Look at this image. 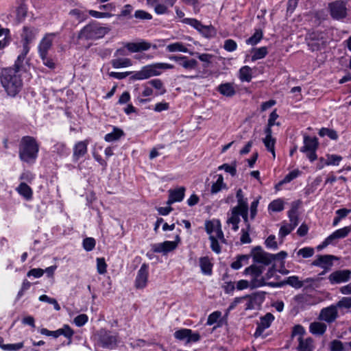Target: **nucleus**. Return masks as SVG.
Returning a JSON list of instances; mask_svg holds the SVG:
<instances>
[{
  "mask_svg": "<svg viewBox=\"0 0 351 351\" xmlns=\"http://www.w3.org/2000/svg\"><path fill=\"white\" fill-rule=\"evenodd\" d=\"M73 333V330L69 325H64L63 328L53 331V337L57 338L60 335H64L65 337L71 339Z\"/></svg>",
  "mask_w": 351,
  "mask_h": 351,
  "instance_id": "obj_29",
  "label": "nucleus"
},
{
  "mask_svg": "<svg viewBox=\"0 0 351 351\" xmlns=\"http://www.w3.org/2000/svg\"><path fill=\"white\" fill-rule=\"evenodd\" d=\"M39 300L41 301V302H48L49 304H53V306H54V308L56 311H60V306L58 304L57 300L56 299H54V298H49L47 295H40L39 297Z\"/></svg>",
  "mask_w": 351,
  "mask_h": 351,
  "instance_id": "obj_48",
  "label": "nucleus"
},
{
  "mask_svg": "<svg viewBox=\"0 0 351 351\" xmlns=\"http://www.w3.org/2000/svg\"><path fill=\"white\" fill-rule=\"evenodd\" d=\"M236 166V161H234L231 165L225 163L219 166V169H223L226 172L229 173L232 176H234L237 174Z\"/></svg>",
  "mask_w": 351,
  "mask_h": 351,
  "instance_id": "obj_42",
  "label": "nucleus"
},
{
  "mask_svg": "<svg viewBox=\"0 0 351 351\" xmlns=\"http://www.w3.org/2000/svg\"><path fill=\"white\" fill-rule=\"evenodd\" d=\"M182 22L184 23H186V24L191 25L195 29H196L198 32L199 31L200 28H202V23L195 19L186 18L182 20Z\"/></svg>",
  "mask_w": 351,
  "mask_h": 351,
  "instance_id": "obj_54",
  "label": "nucleus"
},
{
  "mask_svg": "<svg viewBox=\"0 0 351 351\" xmlns=\"http://www.w3.org/2000/svg\"><path fill=\"white\" fill-rule=\"evenodd\" d=\"M308 46L312 51H319L327 45V40L324 34L321 32H313L308 34L306 38Z\"/></svg>",
  "mask_w": 351,
  "mask_h": 351,
  "instance_id": "obj_4",
  "label": "nucleus"
},
{
  "mask_svg": "<svg viewBox=\"0 0 351 351\" xmlns=\"http://www.w3.org/2000/svg\"><path fill=\"white\" fill-rule=\"evenodd\" d=\"M39 150L36 140L30 136H23L19 143V154L20 159L25 162H34Z\"/></svg>",
  "mask_w": 351,
  "mask_h": 351,
  "instance_id": "obj_2",
  "label": "nucleus"
},
{
  "mask_svg": "<svg viewBox=\"0 0 351 351\" xmlns=\"http://www.w3.org/2000/svg\"><path fill=\"white\" fill-rule=\"evenodd\" d=\"M110 31V27H97L93 23H89V38H102Z\"/></svg>",
  "mask_w": 351,
  "mask_h": 351,
  "instance_id": "obj_13",
  "label": "nucleus"
},
{
  "mask_svg": "<svg viewBox=\"0 0 351 351\" xmlns=\"http://www.w3.org/2000/svg\"><path fill=\"white\" fill-rule=\"evenodd\" d=\"M0 80L7 93L12 97H14L20 92L23 86L19 72L15 71L12 67L2 69Z\"/></svg>",
  "mask_w": 351,
  "mask_h": 351,
  "instance_id": "obj_1",
  "label": "nucleus"
},
{
  "mask_svg": "<svg viewBox=\"0 0 351 351\" xmlns=\"http://www.w3.org/2000/svg\"><path fill=\"white\" fill-rule=\"evenodd\" d=\"M331 16L335 19H341L346 16V8L341 1H335L329 4Z\"/></svg>",
  "mask_w": 351,
  "mask_h": 351,
  "instance_id": "obj_7",
  "label": "nucleus"
},
{
  "mask_svg": "<svg viewBox=\"0 0 351 351\" xmlns=\"http://www.w3.org/2000/svg\"><path fill=\"white\" fill-rule=\"evenodd\" d=\"M337 306L339 308H351V298L346 297L343 298L341 300H339Z\"/></svg>",
  "mask_w": 351,
  "mask_h": 351,
  "instance_id": "obj_60",
  "label": "nucleus"
},
{
  "mask_svg": "<svg viewBox=\"0 0 351 351\" xmlns=\"http://www.w3.org/2000/svg\"><path fill=\"white\" fill-rule=\"evenodd\" d=\"M351 276V271L349 269L337 270L332 272L328 277L332 284L340 283L348 281Z\"/></svg>",
  "mask_w": 351,
  "mask_h": 351,
  "instance_id": "obj_11",
  "label": "nucleus"
},
{
  "mask_svg": "<svg viewBox=\"0 0 351 351\" xmlns=\"http://www.w3.org/2000/svg\"><path fill=\"white\" fill-rule=\"evenodd\" d=\"M264 269L263 266H257L253 264L245 268L243 274L245 275L250 274L253 278H258L263 274Z\"/></svg>",
  "mask_w": 351,
  "mask_h": 351,
  "instance_id": "obj_26",
  "label": "nucleus"
},
{
  "mask_svg": "<svg viewBox=\"0 0 351 351\" xmlns=\"http://www.w3.org/2000/svg\"><path fill=\"white\" fill-rule=\"evenodd\" d=\"M337 260V258L333 255H319L317 258L313 261L312 265L314 266H327L328 268L332 265V261Z\"/></svg>",
  "mask_w": 351,
  "mask_h": 351,
  "instance_id": "obj_15",
  "label": "nucleus"
},
{
  "mask_svg": "<svg viewBox=\"0 0 351 351\" xmlns=\"http://www.w3.org/2000/svg\"><path fill=\"white\" fill-rule=\"evenodd\" d=\"M112 65L115 69L128 67L132 65V61L129 58H118L112 60Z\"/></svg>",
  "mask_w": 351,
  "mask_h": 351,
  "instance_id": "obj_36",
  "label": "nucleus"
},
{
  "mask_svg": "<svg viewBox=\"0 0 351 351\" xmlns=\"http://www.w3.org/2000/svg\"><path fill=\"white\" fill-rule=\"evenodd\" d=\"M249 208L242 207L240 206H236L234 208H232L231 212H232V216L233 217H239V216L243 215L245 212H248Z\"/></svg>",
  "mask_w": 351,
  "mask_h": 351,
  "instance_id": "obj_53",
  "label": "nucleus"
},
{
  "mask_svg": "<svg viewBox=\"0 0 351 351\" xmlns=\"http://www.w3.org/2000/svg\"><path fill=\"white\" fill-rule=\"evenodd\" d=\"M27 6L23 1L16 9V19L19 21H23L27 15Z\"/></svg>",
  "mask_w": 351,
  "mask_h": 351,
  "instance_id": "obj_41",
  "label": "nucleus"
},
{
  "mask_svg": "<svg viewBox=\"0 0 351 351\" xmlns=\"http://www.w3.org/2000/svg\"><path fill=\"white\" fill-rule=\"evenodd\" d=\"M191 333V329H180L177 330L174 333V336L176 339L179 340H183L186 338H189V335Z\"/></svg>",
  "mask_w": 351,
  "mask_h": 351,
  "instance_id": "obj_51",
  "label": "nucleus"
},
{
  "mask_svg": "<svg viewBox=\"0 0 351 351\" xmlns=\"http://www.w3.org/2000/svg\"><path fill=\"white\" fill-rule=\"evenodd\" d=\"M267 53L268 51L266 47L254 49V54L252 56V60L254 61L256 60L262 59L267 56Z\"/></svg>",
  "mask_w": 351,
  "mask_h": 351,
  "instance_id": "obj_39",
  "label": "nucleus"
},
{
  "mask_svg": "<svg viewBox=\"0 0 351 351\" xmlns=\"http://www.w3.org/2000/svg\"><path fill=\"white\" fill-rule=\"evenodd\" d=\"M266 293L265 291H258L250 295H246L242 297V298L252 299L256 305L260 306L265 300Z\"/></svg>",
  "mask_w": 351,
  "mask_h": 351,
  "instance_id": "obj_28",
  "label": "nucleus"
},
{
  "mask_svg": "<svg viewBox=\"0 0 351 351\" xmlns=\"http://www.w3.org/2000/svg\"><path fill=\"white\" fill-rule=\"evenodd\" d=\"M43 63L51 69H53L56 67V62L53 59L51 58L48 54L40 55Z\"/></svg>",
  "mask_w": 351,
  "mask_h": 351,
  "instance_id": "obj_47",
  "label": "nucleus"
},
{
  "mask_svg": "<svg viewBox=\"0 0 351 351\" xmlns=\"http://www.w3.org/2000/svg\"><path fill=\"white\" fill-rule=\"evenodd\" d=\"M263 31L261 29H256L254 34L246 40L247 44L256 45L263 38Z\"/></svg>",
  "mask_w": 351,
  "mask_h": 351,
  "instance_id": "obj_37",
  "label": "nucleus"
},
{
  "mask_svg": "<svg viewBox=\"0 0 351 351\" xmlns=\"http://www.w3.org/2000/svg\"><path fill=\"white\" fill-rule=\"evenodd\" d=\"M29 51V50H28L26 47H24L23 49V52L18 56L16 60L15 61L12 68L17 72H20L21 71L25 69L23 62Z\"/></svg>",
  "mask_w": 351,
  "mask_h": 351,
  "instance_id": "obj_24",
  "label": "nucleus"
},
{
  "mask_svg": "<svg viewBox=\"0 0 351 351\" xmlns=\"http://www.w3.org/2000/svg\"><path fill=\"white\" fill-rule=\"evenodd\" d=\"M351 231V227L347 226L339 229L329 236L330 239H337L346 237Z\"/></svg>",
  "mask_w": 351,
  "mask_h": 351,
  "instance_id": "obj_30",
  "label": "nucleus"
},
{
  "mask_svg": "<svg viewBox=\"0 0 351 351\" xmlns=\"http://www.w3.org/2000/svg\"><path fill=\"white\" fill-rule=\"evenodd\" d=\"M87 150V145L85 141H80L77 143L73 152V157L75 160H78L80 157L84 156Z\"/></svg>",
  "mask_w": 351,
  "mask_h": 351,
  "instance_id": "obj_27",
  "label": "nucleus"
},
{
  "mask_svg": "<svg viewBox=\"0 0 351 351\" xmlns=\"http://www.w3.org/2000/svg\"><path fill=\"white\" fill-rule=\"evenodd\" d=\"M124 135L123 131L121 129L118 128H114L113 132L109 134H107L105 136V141L108 142H111L114 141L119 140L121 136Z\"/></svg>",
  "mask_w": 351,
  "mask_h": 351,
  "instance_id": "obj_33",
  "label": "nucleus"
},
{
  "mask_svg": "<svg viewBox=\"0 0 351 351\" xmlns=\"http://www.w3.org/2000/svg\"><path fill=\"white\" fill-rule=\"evenodd\" d=\"M107 264L104 258H97V269L99 274H104L106 273Z\"/></svg>",
  "mask_w": 351,
  "mask_h": 351,
  "instance_id": "obj_52",
  "label": "nucleus"
},
{
  "mask_svg": "<svg viewBox=\"0 0 351 351\" xmlns=\"http://www.w3.org/2000/svg\"><path fill=\"white\" fill-rule=\"evenodd\" d=\"M169 195L171 196L176 202H180L184 197L185 188L184 186L176 189H171L169 191Z\"/></svg>",
  "mask_w": 351,
  "mask_h": 351,
  "instance_id": "obj_32",
  "label": "nucleus"
},
{
  "mask_svg": "<svg viewBox=\"0 0 351 351\" xmlns=\"http://www.w3.org/2000/svg\"><path fill=\"white\" fill-rule=\"evenodd\" d=\"M199 32L206 38L214 37L217 34V30L212 25H202V28H200Z\"/></svg>",
  "mask_w": 351,
  "mask_h": 351,
  "instance_id": "obj_35",
  "label": "nucleus"
},
{
  "mask_svg": "<svg viewBox=\"0 0 351 351\" xmlns=\"http://www.w3.org/2000/svg\"><path fill=\"white\" fill-rule=\"evenodd\" d=\"M167 49L170 52H173V51H182V52H187L188 51V49L180 43H176L173 44L169 45L167 46Z\"/></svg>",
  "mask_w": 351,
  "mask_h": 351,
  "instance_id": "obj_45",
  "label": "nucleus"
},
{
  "mask_svg": "<svg viewBox=\"0 0 351 351\" xmlns=\"http://www.w3.org/2000/svg\"><path fill=\"white\" fill-rule=\"evenodd\" d=\"M180 64H181L185 69H195L197 65V62L195 59L188 60L187 57L186 59H182L180 60Z\"/></svg>",
  "mask_w": 351,
  "mask_h": 351,
  "instance_id": "obj_46",
  "label": "nucleus"
},
{
  "mask_svg": "<svg viewBox=\"0 0 351 351\" xmlns=\"http://www.w3.org/2000/svg\"><path fill=\"white\" fill-rule=\"evenodd\" d=\"M133 10V7L130 4H127L124 6L123 10L121 12V13L118 15V18L121 17H128L132 18V11Z\"/></svg>",
  "mask_w": 351,
  "mask_h": 351,
  "instance_id": "obj_59",
  "label": "nucleus"
},
{
  "mask_svg": "<svg viewBox=\"0 0 351 351\" xmlns=\"http://www.w3.org/2000/svg\"><path fill=\"white\" fill-rule=\"evenodd\" d=\"M221 313L220 311H215L212 313L208 317L207 324L211 326L217 322L218 319L221 317Z\"/></svg>",
  "mask_w": 351,
  "mask_h": 351,
  "instance_id": "obj_61",
  "label": "nucleus"
},
{
  "mask_svg": "<svg viewBox=\"0 0 351 351\" xmlns=\"http://www.w3.org/2000/svg\"><path fill=\"white\" fill-rule=\"evenodd\" d=\"M330 351H346L344 344L339 340L334 339L330 342Z\"/></svg>",
  "mask_w": 351,
  "mask_h": 351,
  "instance_id": "obj_40",
  "label": "nucleus"
},
{
  "mask_svg": "<svg viewBox=\"0 0 351 351\" xmlns=\"http://www.w3.org/2000/svg\"><path fill=\"white\" fill-rule=\"evenodd\" d=\"M236 42L232 39H228L225 41L223 48L227 51H233L237 49Z\"/></svg>",
  "mask_w": 351,
  "mask_h": 351,
  "instance_id": "obj_63",
  "label": "nucleus"
},
{
  "mask_svg": "<svg viewBox=\"0 0 351 351\" xmlns=\"http://www.w3.org/2000/svg\"><path fill=\"white\" fill-rule=\"evenodd\" d=\"M263 143L265 146L266 147L267 149L270 152L274 157H275V143H276V139L274 138H265L263 139Z\"/></svg>",
  "mask_w": 351,
  "mask_h": 351,
  "instance_id": "obj_43",
  "label": "nucleus"
},
{
  "mask_svg": "<svg viewBox=\"0 0 351 351\" xmlns=\"http://www.w3.org/2000/svg\"><path fill=\"white\" fill-rule=\"evenodd\" d=\"M226 185L223 183V178L221 175H219L218 179L216 182L213 183L211 186V193H217L221 191V189H226Z\"/></svg>",
  "mask_w": 351,
  "mask_h": 351,
  "instance_id": "obj_38",
  "label": "nucleus"
},
{
  "mask_svg": "<svg viewBox=\"0 0 351 351\" xmlns=\"http://www.w3.org/2000/svg\"><path fill=\"white\" fill-rule=\"evenodd\" d=\"M151 47L149 43L142 41L140 43H127L125 47L132 53L148 50Z\"/></svg>",
  "mask_w": 351,
  "mask_h": 351,
  "instance_id": "obj_16",
  "label": "nucleus"
},
{
  "mask_svg": "<svg viewBox=\"0 0 351 351\" xmlns=\"http://www.w3.org/2000/svg\"><path fill=\"white\" fill-rule=\"evenodd\" d=\"M147 278L148 265L146 263H143L138 271V274L135 280V287L136 289L144 288L147 285Z\"/></svg>",
  "mask_w": 351,
  "mask_h": 351,
  "instance_id": "obj_9",
  "label": "nucleus"
},
{
  "mask_svg": "<svg viewBox=\"0 0 351 351\" xmlns=\"http://www.w3.org/2000/svg\"><path fill=\"white\" fill-rule=\"evenodd\" d=\"M148 84H151L156 89L161 90V91L158 93L159 95H163L166 93V89L163 88V83L160 80H152L151 81H149Z\"/></svg>",
  "mask_w": 351,
  "mask_h": 351,
  "instance_id": "obj_49",
  "label": "nucleus"
},
{
  "mask_svg": "<svg viewBox=\"0 0 351 351\" xmlns=\"http://www.w3.org/2000/svg\"><path fill=\"white\" fill-rule=\"evenodd\" d=\"M18 191L27 199H30L32 197V191L31 188L25 182L20 184L18 187Z\"/></svg>",
  "mask_w": 351,
  "mask_h": 351,
  "instance_id": "obj_34",
  "label": "nucleus"
},
{
  "mask_svg": "<svg viewBox=\"0 0 351 351\" xmlns=\"http://www.w3.org/2000/svg\"><path fill=\"white\" fill-rule=\"evenodd\" d=\"M269 209L275 212L282 210L284 209L283 201L280 199L272 201L269 205Z\"/></svg>",
  "mask_w": 351,
  "mask_h": 351,
  "instance_id": "obj_44",
  "label": "nucleus"
},
{
  "mask_svg": "<svg viewBox=\"0 0 351 351\" xmlns=\"http://www.w3.org/2000/svg\"><path fill=\"white\" fill-rule=\"evenodd\" d=\"M293 230L289 224L282 226L279 230V234L282 238L288 235Z\"/></svg>",
  "mask_w": 351,
  "mask_h": 351,
  "instance_id": "obj_64",
  "label": "nucleus"
},
{
  "mask_svg": "<svg viewBox=\"0 0 351 351\" xmlns=\"http://www.w3.org/2000/svg\"><path fill=\"white\" fill-rule=\"evenodd\" d=\"M209 239L211 241L210 247L212 250L217 254H219L221 252V247L217 238L213 235H210Z\"/></svg>",
  "mask_w": 351,
  "mask_h": 351,
  "instance_id": "obj_58",
  "label": "nucleus"
},
{
  "mask_svg": "<svg viewBox=\"0 0 351 351\" xmlns=\"http://www.w3.org/2000/svg\"><path fill=\"white\" fill-rule=\"evenodd\" d=\"M152 66H156L155 64L143 67L141 71L136 72L134 75L130 76V80H145L153 76L154 73H152Z\"/></svg>",
  "mask_w": 351,
  "mask_h": 351,
  "instance_id": "obj_14",
  "label": "nucleus"
},
{
  "mask_svg": "<svg viewBox=\"0 0 351 351\" xmlns=\"http://www.w3.org/2000/svg\"><path fill=\"white\" fill-rule=\"evenodd\" d=\"M287 285H289L295 289H300L303 287L304 282L300 280L298 276H292L288 277L287 279L282 281L276 282V284L275 285H277L278 287H282Z\"/></svg>",
  "mask_w": 351,
  "mask_h": 351,
  "instance_id": "obj_18",
  "label": "nucleus"
},
{
  "mask_svg": "<svg viewBox=\"0 0 351 351\" xmlns=\"http://www.w3.org/2000/svg\"><path fill=\"white\" fill-rule=\"evenodd\" d=\"M250 256V255H243V254L239 255L237 256V261L232 263V264L230 265L231 267L234 269H240L242 266L241 261H244V260L247 261L249 259Z\"/></svg>",
  "mask_w": 351,
  "mask_h": 351,
  "instance_id": "obj_50",
  "label": "nucleus"
},
{
  "mask_svg": "<svg viewBox=\"0 0 351 351\" xmlns=\"http://www.w3.org/2000/svg\"><path fill=\"white\" fill-rule=\"evenodd\" d=\"M299 345L298 347V351H313V340L311 337L306 338L304 341L302 337L298 338Z\"/></svg>",
  "mask_w": 351,
  "mask_h": 351,
  "instance_id": "obj_23",
  "label": "nucleus"
},
{
  "mask_svg": "<svg viewBox=\"0 0 351 351\" xmlns=\"http://www.w3.org/2000/svg\"><path fill=\"white\" fill-rule=\"evenodd\" d=\"M199 266L203 274L211 275L213 272V263L208 256H204L199 258Z\"/></svg>",
  "mask_w": 351,
  "mask_h": 351,
  "instance_id": "obj_19",
  "label": "nucleus"
},
{
  "mask_svg": "<svg viewBox=\"0 0 351 351\" xmlns=\"http://www.w3.org/2000/svg\"><path fill=\"white\" fill-rule=\"evenodd\" d=\"M239 78L242 82H250L252 80V69L248 66H244L239 70Z\"/></svg>",
  "mask_w": 351,
  "mask_h": 351,
  "instance_id": "obj_31",
  "label": "nucleus"
},
{
  "mask_svg": "<svg viewBox=\"0 0 351 351\" xmlns=\"http://www.w3.org/2000/svg\"><path fill=\"white\" fill-rule=\"evenodd\" d=\"M217 90L221 95L226 97H232L236 93L234 88L230 83H225L219 85Z\"/></svg>",
  "mask_w": 351,
  "mask_h": 351,
  "instance_id": "obj_25",
  "label": "nucleus"
},
{
  "mask_svg": "<svg viewBox=\"0 0 351 351\" xmlns=\"http://www.w3.org/2000/svg\"><path fill=\"white\" fill-rule=\"evenodd\" d=\"M342 160V157L337 155H328V160L325 164L326 165H338L339 162Z\"/></svg>",
  "mask_w": 351,
  "mask_h": 351,
  "instance_id": "obj_62",
  "label": "nucleus"
},
{
  "mask_svg": "<svg viewBox=\"0 0 351 351\" xmlns=\"http://www.w3.org/2000/svg\"><path fill=\"white\" fill-rule=\"evenodd\" d=\"M98 343L105 348L112 349L117 346V337L105 330H101L98 334Z\"/></svg>",
  "mask_w": 351,
  "mask_h": 351,
  "instance_id": "obj_6",
  "label": "nucleus"
},
{
  "mask_svg": "<svg viewBox=\"0 0 351 351\" xmlns=\"http://www.w3.org/2000/svg\"><path fill=\"white\" fill-rule=\"evenodd\" d=\"M53 35L54 34H48L42 39L38 46V52L40 55L48 54V51L52 45V39L49 38V36Z\"/></svg>",
  "mask_w": 351,
  "mask_h": 351,
  "instance_id": "obj_20",
  "label": "nucleus"
},
{
  "mask_svg": "<svg viewBox=\"0 0 351 351\" xmlns=\"http://www.w3.org/2000/svg\"><path fill=\"white\" fill-rule=\"evenodd\" d=\"M318 146L319 142L317 137H311L308 135H304V146L300 148V152L306 153L309 160L313 162L317 158L316 150Z\"/></svg>",
  "mask_w": 351,
  "mask_h": 351,
  "instance_id": "obj_3",
  "label": "nucleus"
},
{
  "mask_svg": "<svg viewBox=\"0 0 351 351\" xmlns=\"http://www.w3.org/2000/svg\"><path fill=\"white\" fill-rule=\"evenodd\" d=\"M314 254V249L309 247H306L300 249L298 252V255H301L303 258L311 257Z\"/></svg>",
  "mask_w": 351,
  "mask_h": 351,
  "instance_id": "obj_55",
  "label": "nucleus"
},
{
  "mask_svg": "<svg viewBox=\"0 0 351 351\" xmlns=\"http://www.w3.org/2000/svg\"><path fill=\"white\" fill-rule=\"evenodd\" d=\"M88 321V317L85 314H80L74 318L73 322L77 326H84Z\"/></svg>",
  "mask_w": 351,
  "mask_h": 351,
  "instance_id": "obj_57",
  "label": "nucleus"
},
{
  "mask_svg": "<svg viewBox=\"0 0 351 351\" xmlns=\"http://www.w3.org/2000/svg\"><path fill=\"white\" fill-rule=\"evenodd\" d=\"M134 17L141 20H150L152 19V16L142 10H136L134 13Z\"/></svg>",
  "mask_w": 351,
  "mask_h": 351,
  "instance_id": "obj_56",
  "label": "nucleus"
},
{
  "mask_svg": "<svg viewBox=\"0 0 351 351\" xmlns=\"http://www.w3.org/2000/svg\"><path fill=\"white\" fill-rule=\"evenodd\" d=\"M38 29L31 26H24L21 34V38L23 42V48L27 47L29 50V45L35 39Z\"/></svg>",
  "mask_w": 351,
  "mask_h": 351,
  "instance_id": "obj_8",
  "label": "nucleus"
},
{
  "mask_svg": "<svg viewBox=\"0 0 351 351\" xmlns=\"http://www.w3.org/2000/svg\"><path fill=\"white\" fill-rule=\"evenodd\" d=\"M75 44L85 46L88 41V25L84 26L76 37L73 38Z\"/></svg>",
  "mask_w": 351,
  "mask_h": 351,
  "instance_id": "obj_21",
  "label": "nucleus"
},
{
  "mask_svg": "<svg viewBox=\"0 0 351 351\" xmlns=\"http://www.w3.org/2000/svg\"><path fill=\"white\" fill-rule=\"evenodd\" d=\"M271 254L265 252L261 246L254 247L251 252V256L256 263H262L264 265H269L272 262Z\"/></svg>",
  "mask_w": 351,
  "mask_h": 351,
  "instance_id": "obj_5",
  "label": "nucleus"
},
{
  "mask_svg": "<svg viewBox=\"0 0 351 351\" xmlns=\"http://www.w3.org/2000/svg\"><path fill=\"white\" fill-rule=\"evenodd\" d=\"M337 306L332 305L321 311L319 319L328 323H332L337 319Z\"/></svg>",
  "mask_w": 351,
  "mask_h": 351,
  "instance_id": "obj_10",
  "label": "nucleus"
},
{
  "mask_svg": "<svg viewBox=\"0 0 351 351\" xmlns=\"http://www.w3.org/2000/svg\"><path fill=\"white\" fill-rule=\"evenodd\" d=\"M327 328L326 324L322 322H315L310 324V332L316 335H322L324 334Z\"/></svg>",
  "mask_w": 351,
  "mask_h": 351,
  "instance_id": "obj_22",
  "label": "nucleus"
},
{
  "mask_svg": "<svg viewBox=\"0 0 351 351\" xmlns=\"http://www.w3.org/2000/svg\"><path fill=\"white\" fill-rule=\"evenodd\" d=\"M274 319V315L271 313H267L265 315L263 316L260 319V322L258 323V326L254 333V337L256 338L261 336L264 330L269 328L271 323Z\"/></svg>",
  "mask_w": 351,
  "mask_h": 351,
  "instance_id": "obj_12",
  "label": "nucleus"
},
{
  "mask_svg": "<svg viewBox=\"0 0 351 351\" xmlns=\"http://www.w3.org/2000/svg\"><path fill=\"white\" fill-rule=\"evenodd\" d=\"M177 247V243L172 241H165L162 243L153 245V251L156 253H167L174 250Z\"/></svg>",
  "mask_w": 351,
  "mask_h": 351,
  "instance_id": "obj_17",
  "label": "nucleus"
}]
</instances>
